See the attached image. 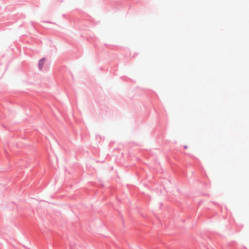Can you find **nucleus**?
<instances>
[{"instance_id": "nucleus-1", "label": "nucleus", "mask_w": 249, "mask_h": 249, "mask_svg": "<svg viewBox=\"0 0 249 249\" xmlns=\"http://www.w3.org/2000/svg\"><path fill=\"white\" fill-rule=\"evenodd\" d=\"M45 58H44L41 59L39 61V63H38V67H39V68L40 70H42V68H43V66L44 64L45 63Z\"/></svg>"}, {"instance_id": "nucleus-2", "label": "nucleus", "mask_w": 249, "mask_h": 249, "mask_svg": "<svg viewBox=\"0 0 249 249\" xmlns=\"http://www.w3.org/2000/svg\"><path fill=\"white\" fill-rule=\"evenodd\" d=\"M184 148H185V149H186V148H187V146L186 145H185V146H184Z\"/></svg>"}]
</instances>
